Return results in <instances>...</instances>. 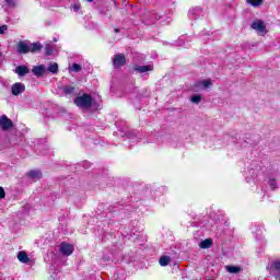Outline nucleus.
Here are the masks:
<instances>
[{
	"mask_svg": "<svg viewBox=\"0 0 280 280\" xmlns=\"http://www.w3.org/2000/svg\"><path fill=\"white\" fill-rule=\"evenodd\" d=\"M228 272H231L232 275H237V272H240V267H235V266H228L226 267Z\"/></svg>",
	"mask_w": 280,
	"mask_h": 280,
	"instance_id": "obj_25",
	"label": "nucleus"
},
{
	"mask_svg": "<svg viewBox=\"0 0 280 280\" xmlns=\"http://www.w3.org/2000/svg\"><path fill=\"white\" fill-rule=\"evenodd\" d=\"M46 56H51L54 54V44L49 43L45 46Z\"/></svg>",
	"mask_w": 280,
	"mask_h": 280,
	"instance_id": "obj_23",
	"label": "nucleus"
},
{
	"mask_svg": "<svg viewBox=\"0 0 280 280\" xmlns=\"http://www.w3.org/2000/svg\"><path fill=\"white\" fill-rule=\"evenodd\" d=\"M211 86H213V83L210 79L201 80L195 83V91H206V89H211Z\"/></svg>",
	"mask_w": 280,
	"mask_h": 280,
	"instance_id": "obj_3",
	"label": "nucleus"
},
{
	"mask_svg": "<svg viewBox=\"0 0 280 280\" xmlns=\"http://www.w3.org/2000/svg\"><path fill=\"white\" fill-rule=\"evenodd\" d=\"M48 71L54 74L58 73V63L56 62L49 63Z\"/></svg>",
	"mask_w": 280,
	"mask_h": 280,
	"instance_id": "obj_22",
	"label": "nucleus"
},
{
	"mask_svg": "<svg viewBox=\"0 0 280 280\" xmlns=\"http://www.w3.org/2000/svg\"><path fill=\"white\" fill-rule=\"evenodd\" d=\"M90 3H91V1H93V0H88Z\"/></svg>",
	"mask_w": 280,
	"mask_h": 280,
	"instance_id": "obj_37",
	"label": "nucleus"
},
{
	"mask_svg": "<svg viewBox=\"0 0 280 280\" xmlns=\"http://www.w3.org/2000/svg\"><path fill=\"white\" fill-rule=\"evenodd\" d=\"M269 272L275 279H280V261L276 260L270 265Z\"/></svg>",
	"mask_w": 280,
	"mask_h": 280,
	"instance_id": "obj_6",
	"label": "nucleus"
},
{
	"mask_svg": "<svg viewBox=\"0 0 280 280\" xmlns=\"http://www.w3.org/2000/svg\"><path fill=\"white\" fill-rule=\"evenodd\" d=\"M135 71L138 73H148V71H154V66L153 65H148V66H135L133 67Z\"/></svg>",
	"mask_w": 280,
	"mask_h": 280,
	"instance_id": "obj_11",
	"label": "nucleus"
},
{
	"mask_svg": "<svg viewBox=\"0 0 280 280\" xmlns=\"http://www.w3.org/2000/svg\"><path fill=\"white\" fill-rule=\"evenodd\" d=\"M155 19H156V21H159V19H161V16H159V18L155 16Z\"/></svg>",
	"mask_w": 280,
	"mask_h": 280,
	"instance_id": "obj_33",
	"label": "nucleus"
},
{
	"mask_svg": "<svg viewBox=\"0 0 280 280\" xmlns=\"http://www.w3.org/2000/svg\"><path fill=\"white\" fill-rule=\"evenodd\" d=\"M73 245L69 243H61L60 244V253L63 254L66 257H69L70 255H73Z\"/></svg>",
	"mask_w": 280,
	"mask_h": 280,
	"instance_id": "obj_7",
	"label": "nucleus"
},
{
	"mask_svg": "<svg viewBox=\"0 0 280 280\" xmlns=\"http://www.w3.org/2000/svg\"><path fill=\"white\" fill-rule=\"evenodd\" d=\"M28 47H30V51L34 54L36 51H40L43 46H40V43H33V44L28 43Z\"/></svg>",
	"mask_w": 280,
	"mask_h": 280,
	"instance_id": "obj_19",
	"label": "nucleus"
},
{
	"mask_svg": "<svg viewBox=\"0 0 280 280\" xmlns=\"http://www.w3.org/2000/svg\"><path fill=\"white\" fill-rule=\"evenodd\" d=\"M277 178H279V172H275L273 177L269 176L268 185L272 191H275V189L278 187Z\"/></svg>",
	"mask_w": 280,
	"mask_h": 280,
	"instance_id": "obj_13",
	"label": "nucleus"
},
{
	"mask_svg": "<svg viewBox=\"0 0 280 280\" xmlns=\"http://www.w3.org/2000/svg\"><path fill=\"white\" fill-rule=\"evenodd\" d=\"M27 175L30 178H33V180H40V178H43V173H40V171H30Z\"/></svg>",
	"mask_w": 280,
	"mask_h": 280,
	"instance_id": "obj_17",
	"label": "nucleus"
},
{
	"mask_svg": "<svg viewBox=\"0 0 280 280\" xmlns=\"http://www.w3.org/2000/svg\"><path fill=\"white\" fill-rule=\"evenodd\" d=\"M0 126L2 130H10V128H12V120H10L8 116H2L0 118Z\"/></svg>",
	"mask_w": 280,
	"mask_h": 280,
	"instance_id": "obj_10",
	"label": "nucleus"
},
{
	"mask_svg": "<svg viewBox=\"0 0 280 280\" xmlns=\"http://www.w3.org/2000/svg\"><path fill=\"white\" fill-rule=\"evenodd\" d=\"M4 2H5L7 5H9L10 8L14 7V0H4Z\"/></svg>",
	"mask_w": 280,
	"mask_h": 280,
	"instance_id": "obj_30",
	"label": "nucleus"
},
{
	"mask_svg": "<svg viewBox=\"0 0 280 280\" xmlns=\"http://www.w3.org/2000/svg\"><path fill=\"white\" fill-rule=\"evenodd\" d=\"M190 101L192 102V104H200V102H202V96L194 95L191 96Z\"/></svg>",
	"mask_w": 280,
	"mask_h": 280,
	"instance_id": "obj_26",
	"label": "nucleus"
},
{
	"mask_svg": "<svg viewBox=\"0 0 280 280\" xmlns=\"http://www.w3.org/2000/svg\"><path fill=\"white\" fill-rule=\"evenodd\" d=\"M115 32H119V30L116 28Z\"/></svg>",
	"mask_w": 280,
	"mask_h": 280,
	"instance_id": "obj_36",
	"label": "nucleus"
},
{
	"mask_svg": "<svg viewBox=\"0 0 280 280\" xmlns=\"http://www.w3.org/2000/svg\"><path fill=\"white\" fill-rule=\"evenodd\" d=\"M63 95H75V86L73 85H66L61 88Z\"/></svg>",
	"mask_w": 280,
	"mask_h": 280,
	"instance_id": "obj_15",
	"label": "nucleus"
},
{
	"mask_svg": "<svg viewBox=\"0 0 280 280\" xmlns=\"http://www.w3.org/2000/svg\"><path fill=\"white\" fill-rule=\"evenodd\" d=\"M212 246H213V240L211 238H206L201 241L199 244V248H203V249L211 248Z\"/></svg>",
	"mask_w": 280,
	"mask_h": 280,
	"instance_id": "obj_16",
	"label": "nucleus"
},
{
	"mask_svg": "<svg viewBox=\"0 0 280 280\" xmlns=\"http://www.w3.org/2000/svg\"><path fill=\"white\" fill-rule=\"evenodd\" d=\"M188 16L190 21H198V19H202V9L200 7L190 9L188 12Z\"/></svg>",
	"mask_w": 280,
	"mask_h": 280,
	"instance_id": "obj_4",
	"label": "nucleus"
},
{
	"mask_svg": "<svg viewBox=\"0 0 280 280\" xmlns=\"http://www.w3.org/2000/svg\"><path fill=\"white\" fill-rule=\"evenodd\" d=\"M113 65L115 69H119V67H124L126 65V56L122 54H118L114 57Z\"/></svg>",
	"mask_w": 280,
	"mask_h": 280,
	"instance_id": "obj_8",
	"label": "nucleus"
},
{
	"mask_svg": "<svg viewBox=\"0 0 280 280\" xmlns=\"http://www.w3.org/2000/svg\"><path fill=\"white\" fill-rule=\"evenodd\" d=\"M185 37H180L179 40H184Z\"/></svg>",
	"mask_w": 280,
	"mask_h": 280,
	"instance_id": "obj_34",
	"label": "nucleus"
},
{
	"mask_svg": "<svg viewBox=\"0 0 280 280\" xmlns=\"http://www.w3.org/2000/svg\"><path fill=\"white\" fill-rule=\"evenodd\" d=\"M8 32V25L0 26V34H5Z\"/></svg>",
	"mask_w": 280,
	"mask_h": 280,
	"instance_id": "obj_29",
	"label": "nucleus"
},
{
	"mask_svg": "<svg viewBox=\"0 0 280 280\" xmlns=\"http://www.w3.org/2000/svg\"><path fill=\"white\" fill-rule=\"evenodd\" d=\"M80 71H82V66H80L79 63H72V67L69 68L70 73H80Z\"/></svg>",
	"mask_w": 280,
	"mask_h": 280,
	"instance_id": "obj_20",
	"label": "nucleus"
},
{
	"mask_svg": "<svg viewBox=\"0 0 280 280\" xmlns=\"http://www.w3.org/2000/svg\"><path fill=\"white\" fill-rule=\"evenodd\" d=\"M262 2L264 0H247V3H249V5H253V8H259Z\"/></svg>",
	"mask_w": 280,
	"mask_h": 280,
	"instance_id": "obj_24",
	"label": "nucleus"
},
{
	"mask_svg": "<svg viewBox=\"0 0 280 280\" xmlns=\"http://www.w3.org/2000/svg\"><path fill=\"white\" fill-rule=\"evenodd\" d=\"M74 104L79 108L88 110L93 105V97L89 94H83L74 100Z\"/></svg>",
	"mask_w": 280,
	"mask_h": 280,
	"instance_id": "obj_1",
	"label": "nucleus"
},
{
	"mask_svg": "<svg viewBox=\"0 0 280 280\" xmlns=\"http://www.w3.org/2000/svg\"><path fill=\"white\" fill-rule=\"evenodd\" d=\"M252 30H255L257 32L258 36H266L268 31L266 30V23L261 20H254L250 25Z\"/></svg>",
	"mask_w": 280,
	"mask_h": 280,
	"instance_id": "obj_2",
	"label": "nucleus"
},
{
	"mask_svg": "<svg viewBox=\"0 0 280 280\" xmlns=\"http://www.w3.org/2000/svg\"><path fill=\"white\" fill-rule=\"evenodd\" d=\"M18 259L21 261V264H27L30 261V257L27 256V253L25 252H19Z\"/></svg>",
	"mask_w": 280,
	"mask_h": 280,
	"instance_id": "obj_18",
	"label": "nucleus"
},
{
	"mask_svg": "<svg viewBox=\"0 0 280 280\" xmlns=\"http://www.w3.org/2000/svg\"><path fill=\"white\" fill-rule=\"evenodd\" d=\"M18 52L19 54H30V42H27V40L19 42Z\"/></svg>",
	"mask_w": 280,
	"mask_h": 280,
	"instance_id": "obj_9",
	"label": "nucleus"
},
{
	"mask_svg": "<svg viewBox=\"0 0 280 280\" xmlns=\"http://www.w3.org/2000/svg\"><path fill=\"white\" fill-rule=\"evenodd\" d=\"M3 198H5V190L3 187H0V200H3Z\"/></svg>",
	"mask_w": 280,
	"mask_h": 280,
	"instance_id": "obj_28",
	"label": "nucleus"
},
{
	"mask_svg": "<svg viewBox=\"0 0 280 280\" xmlns=\"http://www.w3.org/2000/svg\"><path fill=\"white\" fill-rule=\"evenodd\" d=\"M11 93L15 97L19 96V95H22V93H25V84H23L21 82L14 83L11 86Z\"/></svg>",
	"mask_w": 280,
	"mask_h": 280,
	"instance_id": "obj_5",
	"label": "nucleus"
},
{
	"mask_svg": "<svg viewBox=\"0 0 280 280\" xmlns=\"http://www.w3.org/2000/svg\"><path fill=\"white\" fill-rule=\"evenodd\" d=\"M57 42H58V39L54 38V43H57Z\"/></svg>",
	"mask_w": 280,
	"mask_h": 280,
	"instance_id": "obj_32",
	"label": "nucleus"
},
{
	"mask_svg": "<svg viewBox=\"0 0 280 280\" xmlns=\"http://www.w3.org/2000/svg\"><path fill=\"white\" fill-rule=\"evenodd\" d=\"M45 71H46V69H45L44 65L35 66L32 69V73L34 75H36V78H40V77L45 75Z\"/></svg>",
	"mask_w": 280,
	"mask_h": 280,
	"instance_id": "obj_12",
	"label": "nucleus"
},
{
	"mask_svg": "<svg viewBox=\"0 0 280 280\" xmlns=\"http://www.w3.org/2000/svg\"><path fill=\"white\" fill-rule=\"evenodd\" d=\"M40 3L44 5V8H51V5H54L51 0H42Z\"/></svg>",
	"mask_w": 280,
	"mask_h": 280,
	"instance_id": "obj_27",
	"label": "nucleus"
},
{
	"mask_svg": "<svg viewBox=\"0 0 280 280\" xmlns=\"http://www.w3.org/2000/svg\"><path fill=\"white\" fill-rule=\"evenodd\" d=\"M172 258H170V256H162L160 258V266H168L170 265V261H171Z\"/></svg>",
	"mask_w": 280,
	"mask_h": 280,
	"instance_id": "obj_21",
	"label": "nucleus"
},
{
	"mask_svg": "<svg viewBox=\"0 0 280 280\" xmlns=\"http://www.w3.org/2000/svg\"><path fill=\"white\" fill-rule=\"evenodd\" d=\"M15 73L20 75V78H23L24 75H27L30 73V68L26 66H19L15 68Z\"/></svg>",
	"mask_w": 280,
	"mask_h": 280,
	"instance_id": "obj_14",
	"label": "nucleus"
},
{
	"mask_svg": "<svg viewBox=\"0 0 280 280\" xmlns=\"http://www.w3.org/2000/svg\"><path fill=\"white\" fill-rule=\"evenodd\" d=\"M72 10L74 11V12H80V4H73L72 5Z\"/></svg>",
	"mask_w": 280,
	"mask_h": 280,
	"instance_id": "obj_31",
	"label": "nucleus"
},
{
	"mask_svg": "<svg viewBox=\"0 0 280 280\" xmlns=\"http://www.w3.org/2000/svg\"><path fill=\"white\" fill-rule=\"evenodd\" d=\"M131 141H135V138H129Z\"/></svg>",
	"mask_w": 280,
	"mask_h": 280,
	"instance_id": "obj_35",
	"label": "nucleus"
}]
</instances>
